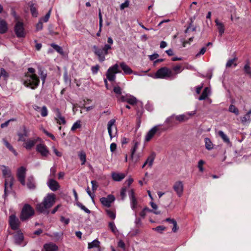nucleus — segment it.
Segmentation results:
<instances>
[{
  "label": "nucleus",
  "instance_id": "obj_1",
  "mask_svg": "<svg viewBox=\"0 0 251 251\" xmlns=\"http://www.w3.org/2000/svg\"><path fill=\"white\" fill-rule=\"evenodd\" d=\"M35 73V70L34 68L28 69V71L23 79L25 86L34 89L38 86L39 78Z\"/></svg>",
  "mask_w": 251,
  "mask_h": 251
},
{
  "label": "nucleus",
  "instance_id": "obj_2",
  "mask_svg": "<svg viewBox=\"0 0 251 251\" xmlns=\"http://www.w3.org/2000/svg\"><path fill=\"white\" fill-rule=\"evenodd\" d=\"M55 200V196L54 194L52 193L48 194L44 198L43 201L37 205V210L41 213L48 214V209L54 203Z\"/></svg>",
  "mask_w": 251,
  "mask_h": 251
},
{
  "label": "nucleus",
  "instance_id": "obj_3",
  "mask_svg": "<svg viewBox=\"0 0 251 251\" xmlns=\"http://www.w3.org/2000/svg\"><path fill=\"white\" fill-rule=\"evenodd\" d=\"M1 171L2 172L3 176L5 177L4 195V197H5L11 191L13 178L9 168L5 166H1Z\"/></svg>",
  "mask_w": 251,
  "mask_h": 251
},
{
  "label": "nucleus",
  "instance_id": "obj_4",
  "mask_svg": "<svg viewBox=\"0 0 251 251\" xmlns=\"http://www.w3.org/2000/svg\"><path fill=\"white\" fill-rule=\"evenodd\" d=\"M149 76L154 79H173L174 78V73L167 67H162L158 69L154 75H149Z\"/></svg>",
  "mask_w": 251,
  "mask_h": 251
},
{
  "label": "nucleus",
  "instance_id": "obj_5",
  "mask_svg": "<svg viewBox=\"0 0 251 251\" xmlns=\"http://www.w3.org/2000/svg\"><path fill=\"white\" fill-rule=\"evenodd\" d=\"M94 52L98 56L100 62H102L105 60V56L108 54V50L111 49V46L109 44H105L102 49L99 48L96 46H94Z\"/></svg>",
  "mask_w": 251,
  "mask_h": 251
},
{
  "label": "nucleus",
  "instance_id": "obj_6",
  "mask_svg": "<svg viewBox=\"0 0 251 251\" xmlns=\"http://www.w3.org/2000/svg\"><path fill=\"white\" fill-rule=\"evenodd\" d=\"M128 196L130 199V207L134 211V215L136 217L138 211L142 207L141 205L135 196L134 192L133 189H131L129 192Z\"/></svg>",
  "mask_w": 251,
  "mask_h": 251
},
{
  "label": "nucleus",
  "instance_id": "obj_7",
  "mask_svg": "<svg viewBox=\"0 0 251 251\" xmlns=\"http://www.w3.org/2000/svg\"><path fill=\"white\" fill-rule=\"evenodd\" d=\"M35 213L34 209L28 204H25L20 214V219L24 221L31 218Z\"/></svg>",
  "mask_w": 251,
  "mask_h": 251
},
{
  "label": "nucleus",
  "instance_id": "obj_8",
  "mask_svg": "<svg viewBox=\"0 0 251 251\" xmlns=\"http://www.w3.org/2000/svg\"><path fill=\"white\" fill-rule=\"evenodd\" d=\"M160 125H157L151 128L146 134L144 137V142L150 141L156 134L160 135L161 133Z\"/></svg>",
  "mask_w": 251,
  "mask_h": 251
},
{
  "label": "nucleus",
  "instance_id": "obj_9",
  "mask_svg": "<svg viewBox=\"0 0 251 251\" xmlns=\"http://www.w3.org/2000/svg\"><path fill=\"white\" fill-rule=\"evenodd\" d=\"M119 66L118 64H115L110 67L106 73V78L109 81H114L116 78V74L121 73L119 70Z\"/></svg>",
  "mask_w": 251,
  "mask_h": 251
},
{
  "label": "nucleus",
  "instance_id": "obj_10",
  "mask_svg": "<svg viewBox=\"0 0 251 251\" xmlns=\"http://www.w3.org/2000/svg\"><path fill=\"white\" fill-rule=\"evenodd\" d=\"M14 32L18 38H24L25 37L26 32L23 22L20 21H17L16 22L14 26Z\"/></svg>",
  "mask_w": 251,
  "mask_h": 251
},
{
  "label": "nucleus",
  "instance_id": "obj_11",
  "mask_svg": "<svg viewBox=\"0 0 251 251\" xmlns=\"http://www.w3.org/2000/svg\"><path fill=\"white\" fill-rule=\"evenodd\" d=\"M115 119H111L107 123L108 132L111 139L115 137L117 133V128L115 126Z\"/></svg>",
  "mask_w": 251,
  "mask_h": 251
},
{
  "label": "nucleus",
  "instance_id": "obj_12",
  "mask_svg": "<svg viewBox=\"0 0 251 251\" xmlns=\"http://www.w3.org/2000/svg\"><path fill=\"white\" fill-rule=\"evenodd\" d=\"M173 189L178 197H181L184 192V184L182 181H177L173 185Z\"/></svg>",
  "mask_w": 251,
  "mask_h": 251
},
{
  "label": "nucleus",
  "instance_id": "obj_13",
  "mask_svg": "<svg viewBox=\"0 0 251 251\" xmlns=\"http://www.w3.org/2000/svg\"><path fill=\"white\" fill-rule=\"evenodd\" d=\"M9 223L12 229L17 230L19 228L20 222L15 214H12L9 216Z\"/></svg>",
  "mask_w": 251,
  "mask_h": 251
},
{
  "label": "nucleus",
  "instance_id": "obj_14",
  "mask_svg": "<svg viewBox=\"0 0 251 251\" xmlns=\"http://www.w3.org/2000/svg\"><path fill=\"white\" fill-rule=\"evenodd\" d=\"M120 100L122 102H126L131 105L136 104L137 101V100L135 97L128 94L121 95Z\"/></svg>",
  "mask_w": 251,
  "mask_h": 251
},
{
  "label": "nucleus",
  "instance_id": "obj_15",
  "mask_svg": "<svg viewBox=\"0 0 251 251\" xmlns=\"http://www.w3.org/2000/svg\"><path fill=\"white\" fill-rule=\"evenodd\" d=\"M15 242L19 245L24 246L26 242L24 241V237L23 233L21 231H18L14 235Z\"/></svg>",
  "mask_w": 251,
  "mask_h": 251
},
{
  "label": "nucleus",
  "instance_id": "obj_16",
  "mask_svg": "<svg viewBox=\"0 0 251 251\" xmlns=\"http://www.w3.org/2000/svg\"><path fill=\"white\" fill-rule=\"evenodd\" d=\"M26 173V169L24 167H21L18 168L17 173V176L19 181L23 185H25V176Z\"/></svg>",
  "mask_w": 251,
  "mask_h": 251
},
{
  "label": "nucleus",
  "instance_id": "obj_17",
  "mask_svg": "<svg viewBox=\"0 0 251 251\" xmlns=\"http://www.w3.org/2000/svg\"><path fill=\"white\" fill-rule=\"evenodd\" d=\"M36 151L43 157H47L50 154L48 147L44 144L37 145L36 146Z\"/></svg>",
  "mask_w": 251,
  "mask_h": 251
},
{
  "label": "nucleus",
  "instance_id": "obj_18",
  "mask_svg": "<svg viewBox=\"0 0 251 251\" xmlns=\"http://www.w3.org/2000/svg\"><path fill=\"white\" fill-rule=\"evenodd\" d=\"M115 200V198L113 195H109L107 197L101 198L100 200L101 203L104 206L110 207L111 204Z\"/></svg>",
  "mask_w": 251,
  "mask_h": 251
},
{
  "label": "nucleus",
  "instance_id": "obj_19",
  "mask_svg": "<svg viewBox=\"0 0 251 251\" xmlns=\"http://www.w3.org/2000/svg\"><path fill=\"white\" fill-rule=\"evenodd\" d=\"M120 66L123 71L124 74L125 75H130L133 73L135 75H141L136 72H133L132 69L124 62L120 63Z\"/></svg>",
  "mask_w": 251,
  "mask_h": 251
},
{
  "label": "nucleus",
  "instance_id": "obj_20",
  "mask_svg": "<svg viewBox=\"0 0 251 251\" xmlns=\"http://www.w3.org/2000/svg\"><path fill=\"white\" fill-rule=\"evenodd\" d=\"M55 116L54 119L56 123L59 125H65L66 123L65 118L61 115L59 109L57 108L55 110Z\"/></svg>",
  "mask_w": 251,
  "mask_h": 251
},
{
  "label": "nucleus",
  "instance_id": "obj_21",
  "mask_svg": "<svg viewBox=\"0 0 251 251\" xmlns=\"http://www.w3.org/2000/svg\"><path fill=\"white\" fill-rule=\"evenodd\" d=\"M215 23L218 31L219 36L221 37L225 32V25L223 23L220 22L217 19L215 20Z\"/></svg>",
  "mask_w": 251,
  "mask_h": 251
},
{
  "label": "nucleus",
  "instance_id": "obj_22",
  "mask_svg": "<svg viewBox=\"0 0 251 251\" xmlns=\"http://www.w3.org/2000/svg\"><path fill=\"white\" fill-rule=\"evenodd\" d=\"M47 185L50 189L53 191L57 190L59 187L58 182L51 178L49 179L47 182Z\"/></svg>",
  "mask_w": 251,
  "mask_h": 251
},
{
  "label": "nucleus",
  "instance_id": "obj_23",
  "mask_svg": "<svg viewBox=\"0 0 251 251\" xmlns=\"http://www.w3.org/2000/svg\"><path fill=\"white\" fill-rule=\"evenodd\" d=\"M58 247L52 243L46 244L44 246L42 251H57Z\"/></svg>",
  "mask_w": 251,
  "mask_h": 251
},
{
  "label": "nucleus",
  "instance_id": "obj_24",
  "mask_svg": "<svg viewBox=\"0 0 251 251\" xmlns=\"http://www.w3.org/2000/svg\"><path fill=\"white\" fill-rule=\"evenodd\" d=\"M155 156V153L154 152H152L145 161V164H147L149 167H151L153 164Z\"/></svg>",
  "mask_w": 251,
  "mask_h": 251
},
{
  "label": "nucleus",
  "instance_id": "obj_25",
  "mask_svg": "<svg viewBox=\"0 0 251 251\" xmlns=\"http://www.w3.org/2000/svg\"><path fill=\"white\" fill-rule=\"evenodd\" d=\"M111 176L114 180L119 181L125 178V175L124 173H117L114 172L112 173Z\"/></svg>",
  "mask_w": 251,
  "mask_h": 251
},
{
  "label": "nucleus",
  "instance_id": "obj_26",
  "mask_svg": "<svg viewBox=\"0 0 251 251\" xmlns=\"http://www.w3.org/2000/svg\"><path fill=\"white\" fill-rule=\"evenodd\" d=\"M37 139H29L25 142L24 147L27 150H30L36 144Z\"/></svg>",
  "mask_w": 251,
  "mask_h": 251
},
{
  "label": "nucleus",
  "instance_id": "obj_27",
  "mask_svg": "<svg viewBox=\"0 0 251 251\" xmlns=\"http://www.w3.org/2000/svg\"><path fill=\"white\" fill-rule=\"evenodd\" d=\"M184 70V67L181 64L177 65L173 67L171 70L174 73V77L178 74L180 73Z\"/></svg>",
  "mask_w": 251,
  "mask_h": 251
},
{
  "label": "nucleus",
  "instance_id": "obj_28",
  "mask_svg": "<svg viewBox=\"0 0 251 251\" xmlns=\"http://www.w3.org/2000/svg\"><path fill=\"white\" fill-rule=\"evenodd\" d=\"M210 94V89L208 87H205L202 92L201 95L199 97L200 100H205Z\"/></svg>",
  "mask_w": 251,
  "mask_h": 251
},
{
  "label": "nucleus",
  "instance_id": "obj_29",
  "mask_svg": "<svg viewBox=\"0 0 251 251\" xmlns=\"http://www.w3.org/2000/svg\"><path fill=\"white\" fill-rule=\"evenodd\" d=\"M204 142L205 148L207 150L209 151L213 149L214 145L213 144L212 142H211L209 138H205L204 139Z\"/></svg>",
  "mask_w": 251,
  "mask_h": 251
},
{
  "label": "nucleus",
  "instance_id": "obj_30",
  "mask_svg": "<svg viewBox=\"0 0 251 251\" xmlns=\"http://www.w3.org/2000/svg\"><path fill=\"white\" fill-rule=\"evenodd\" d=\"M139 145V143L138 142H134L133 147L131 149V157L133 160L134 159V155L138 148Z\"/></svg>",
  "mask_w": 251,
  "mask_h": 251
},
{
  "label": "nucleus",
  "instance_id": "obj_31",
  "mask_svg": "<svg viewBox=\"0 0 251 251\" xmlns=\"http://www.w3.org/2000/svg\"><path fill=\"white\" fill-rule=\"evenodd\" d=\"M218 134L222 138L224 142L227 144H229L230 143V140L228 137L223 131H219L218 132Z\"/></svg>",
  "mask_w": 251,
  "mask_h": 251
},
{
  "label": "nucleus",
  "instance_id": "obj_32",
  "mask_svg": "<svg viewBox=\"0 0 251 251\" xmlns=\"http://www.w3.org/2000/svg\"><path fill=\"white\" fill-rule=\"evenodd\" d=\"M175 119L179 122H183L188 120L185 113L178 115H175Z\"/></svg>",
  "mask_w": 251,
  "mask_h": 251
},
{
  "label": "nucleus",
  "instance_id": "obj_33",
  "mask_svg": "<svg viewBox=\"0 0 251 251\" xmlns=\"http://www.w3.org/2000/svg\"><path fill=\"white\" fill-rule=\"evenodd\" d=\"M3 142L4 145L6 146V147L11 151L15 155H17V153L16 151L13 149L12 146L5 140L3 139Z\"/></svg>",
  "mask_w": 251,
  "mask_h": 251
},
{
  "label": "nucleus",
  "instance_id": "obj_34",
  "mask_svg": "<svg viewBox=\"0 0 251 251\" xmlns=\"http://www.w3.org/2000/svg\"><path fill=\"white\" fill-rule=\"evenodd\" d=\"M100 243V242L98 240L95 239L93 240L92 242L88 243V248L92 249L94 248L98 247L99 246Z\"/></svg>",
  "mask_w": 251,
  "mask_h": 251
},
{
  "label": "nucleus",
  "instance_id": "obj_35",
  "mask_svg": "<svg viewBox=\"0 0 251 251\" xmlns=\"http://www.w3.org/2000/svg\"><path fill=\"white\" fill-rule=\"evenodd\" d=\"M27 187L30 189H33L35 188V186L32 177H30L28 179V182L27 184Z\"/></svg>",
  "mask_w": 251,
  "mask_h": 251
},
{
  "label": "nucleus",
  "instance_id": "obj_36",
  "mask_svg": "<svg viewBox=\"0 0 251 251\" xmlns=\"http://www.w3.org/2000/svg\"><path fill=\"white\" fill-rule=\"evenodd\" d=\"M228 111L230 112L234 113L236 115L239 114V111L238 109L234 105L231 104L228 108Z\"/></svg>",
  "mask_w": 251,
  "mask_h": 251
},
{
  "label": "nucleus",
  "instance_id": "obj_37",
  "mask_svg": "<svg viewBox=\"0 0 251 251\" xmlns=\"http://www.w3.org/2000/svg\"><path fill=\"white\" fill-rule=\"evenodd\" d=\"M152 210L150 209L148 207L144 208L139 213V215L142 218H144L148 212H152Z\"/></svg>",
  "mask_w": 251,
  "mask_h": 251
},
{
  "label": "nucleus",
  "instance_id": "obj_38",
  "mask_svg": "<svg viewBox=\"0 0 251 251\" xmlns=\"http://www.w3.org/2000/svg\"><path fill=\"white\" fill-rule=\"evenodd\" d=\"M109 227L111 229V231L115 234L118 232V230L113 222L109 223Z\"/></svg>",
  "mask_w": 251,
  "mask_h": 251
},
{
  "label": "nucleus",
  "instance_id": "obj_39",
  "mask_svg": "<svg viewBox=\"0 0 251 251\" xmlns=\"http://www.w3.org/2000/svg\"><path fill=\"white\" fill-rule=\"evenodd\" d=\"M30 11L33 17H37L38 16V11L37 8L34 6V4H31L30 5Z\"/></svg>",
  "mask_w": 251,
  "mask_h": 251
},
{
  "label": "nucleus",
  "instance_id": "obj_40",
  "mask_svg": "<svg viewBox=\"0 0 251 251\" xmlns=\"http://www.w3.org/2000/svg\"><path fill=\"white\" fill-rule=\"evenodd\" d=\"M241 122L244 124H249L251 122V117L246 114L241 118Z\"/></svg>",
  "mask_w": 251,
  "mask_h": 251
},
{
  "label": "nucleus",
  "instance_id": "obj_41",
  "mask_svg": "<svg viewBox=\"0 0 251 251\" xmlns=\"http://www.w3.org/2000/svg\"><path fill=\"white\" fill-rule=\"evenodd\" d=\"M40 113L42 117H47L48 115V110L47 107L46 106H42Z\"/></svg>",
  "mask_w": 251,
  "mask_h": 251
},
{
  "label": "nucleus",
  "instance_id": "obj_42",
  "mask_svg": "<svg viewBox=\"0 0 251 251\" xmlns=\"http://www.w3.org/2000/svg\"><path fill=\"white\" fill-rule=\"evenodd\" d=\"M81 127V122L79 120L77 121L72 126L71 130L75 131Z\"/></svg>",
  "mask_w": 251,
  "mask_h": 251
},
{
  "label": "nucleus",
  "instance_id": "obj_43",
  "mask_svg": "<svg viewBox=\"0 0 251 251\" xmlns=\"http://www.w3.org/2000/svg\"><path fill=\"white\" fill-rule=\"evenodd\" d=\"M7 30V25L6 22L1 20V34L5 32Z\"/></svg>",
  "mask_w": 251,
  "mask_h": 251
},
{
  "label": "nucleus",
  "instance_id": "obj_44",
  "mask_svg": "<svg viewBox=\"0 0 251 251\" xmlns=\"http://www.w3.org/2000/svg\"><path fill=\"white\" fill-rule=\"evenodd\" d=\"M79 157L82 161L81 164L83 165L86 162V154L83 151H81L78 154Z\"/></svg>",
  "mask_w": 251,
  "mask_h": 251
},
{
  "label": "nucleus",
  "instance_id": "obj_45",
  "mask_svg": "<svg viewBox=\"0 0 251 251\" xmlns=\"http://www.w3.org/2000/svg\"><path fill=\"white\" fill-rule=\"evenodd\" d=\"M114 92L117 94V98L120 100V98L121 96V89L119 86L115 87L113 89Z\"/></svg>",
  "mask_w": 251,
  "mask_h": 251
},
{
  "label": "nucleus",
  "instance_id": "obj_46",
  "mask_svg": "<svg viewBox=\"0 0 251 251\" xmlns=\"http://www.w3.org/2000/svg\"><path fill=\"white\" fill-rule=\"evenodd\" d=\"M51 46L60 54H62L63 53V50L60 46L54 44H52Z\"/></svg>",
  "mask_w": 251,
  "mask_h": 251
},
{
  "label": "nucleus",
  "instance_id": "obj_47",
  "mask_svg": "<svg viewBox=\"0 0 251 251\" xmlns=\"http://www.w3.org/2000/svg\"><path fill=\"white\" fill-rule=\"evenodd\" d=\"M51 9H50L48 12L46 14L44 17L41 18L40 20H42V22H47L49 21V19L50 17L51 14Z\"/></svg>",
  "mask_w": 251,
  "mask_h": 251
},
{
  "label": "nucleus",
  "instance_id": "obj_48",
  "mask_svg": "<svg viewBox=\"0 0 251 251\" xmlns=\"http://www.w3.org/2000/svg\"><path fill=\"white\" fill-rule=\"evenodd\" d=\"M76 205L81 208L82 210L85 211L86 213H90L91 211L87 208H86L85 206H84L82 203L80 202H77Z\"/></svg>",
  "mask_w": 251,
  "mask_h": 251
},
{
  "label": "nucleus",
  "instance_id": "obj_49",
  "mask_svg": "<svg viewBox=\"0 0 251 251\" xmlns=\"http://www.w3.org/2000/svg\"><path fill=\"white\" fill-rule=\"evenodd\" d=\"M166 227L164 226H160L156 227L153 228L152 230L158 232V233H162L164 230H165Z\"/></svg>",
  "mask_w": 251,
  "mask_h": 251
},
{
  "label": "nucleus",
  "instance_id": "obj_50",
  "mask_svg": "<svg viewBox=\"0 0 251 251\" xmlns=\"http://www.w3.org/2000/svg\"><path fill=\"white\" fill-rule=\"evenodd\" d=\"M175 118V115H172V116L168 117L165 120V123L167 124H172L174 123V119Z\"/></svg>",
  "mask_w": 251,
  "mask_h": 251
},
{
  "label": "nucleus",
  "instance_id": "obj_51",
  "mask_svg": "<svg viewBox=\"0 0 251 251\" xmlns=\"http://www.w3.org/2000/svg\"><path fill=\"white\" fill-rule=\"evenodd\" d=\"M129 5V1L126 0L124 3L120 5V9L124 10L125 8H127Z\"/></svg>",
  "mask_w": 251,
  "mask_h": 251
},
{
  "label": "nucleus",
  "instance_id": "obj_52",
  "mask_svg": "<svg viewBox=\"0 0 251 251\" xmlns=\"http://www.w3.org/2000/svg\"><path fill=\"white\" fill-rule=\"evenodd\" d=\"M236 60V58H234V59L229 60L226 64V67H230L233 64H234V66H236V64L234 63V62H235Z\"/></svg>",
  "mask_w": 251,
  "mask_h": 251
},
{
  "label": "nucleus",
  "instance_id": "obj_53",
  "mask_svg": "<svg viewBox=\"0 0 251 251\" xmlns=\"http://www.w3.org/2000/svg\"><path fill=\"white\" fill-rule=\"evenodd\" d=\"M42 130L44 132V133H45L48 136H49V137L51 138V139H52L54 141L56 140V138H55V137H54V136L53 134H52L51 133L49 132L47 130H46L44 128H43Z\"/></svg>",
  "mask_w": 251,
  "mask_h": 251
},
{
  "label": "nucleus",
  "instance_id": "obj_54",
  "mask_svg": "<svg viewBox=\"0 0 251 251\" xmlns=\"http://www.w3.org/2000/svg\"><path fill=\"white\" fill-rule=\"evenodd\" d=\"M204 164V161L202 160H200L198 162V167L200 171L201 172H202L204 170V169L203 168V165Z\"/></svg>",
  "mask_w": 251,
  "mask_h": 251
},
{
  "label": "nucleus",
  "instance_id": "obj_55",
  "mask_svg": "<svg viewBox=\"0 0 251 251\" xmlns=\"http://www.w3.org/2000/svg\"><path fill=\"white\" fill-rule=\"evenodd\" d=\"M106 213L108 216L112 219H114L116 217L115 213L110 210H107Z\"/></svg>",
  "mask_w": 251,
  "mask_h": 251
},
{
  "label": "nucleus",
  "instance_id": "obj_56",
  "mask_svg": "<svg viewBox=\"0 0 251 251\" xmlns=\"http://www.w3.org/2000/svg\"><path fill=\"white\" fill-rule=\"evenodd\" d=\"M196 114V110H194L191 112H188L185 113L186 117L188 118V120L191 118V117H193Z\"/></svg>",
  "mask_w": 251,
  "mask_h": 251
},
{
  "label": "nucleus",
  "instance_id": "obj_57",
  "mask_svg": "<svg viewBox=\"0 0 251 251\" xmlns=\"http://www.w3.org/2000/svg\"><path fill=\"white\" fill-rule=\"evenodd\" d=\"M244 70L247 73L251 74V68L250 67L248 62L244 66Z\"/></svg>",
  "mask_w": 251,
  "mask_h": 251
},
{
  "label": "nucleus",
  "instance_id": "obj_58",
  "mask_svg": "<svg viewBox=\"0 0 251 251\" xmlns=\"http://www.w3.org/2000/svg\"><path fill=\"white\" fill-rule=\"evenodd\" d=\"M173 227L172 228V231L174 232H176L178 229L176 221H173Z\"/></svg>",
  "mask_w": 251,
  "mask_h": 251
},
{
  "label": "nucleus",
  "instance_id": "obj_59",
  "mask_svg": "<svg viewBox=\"0 0 251 251\" xmlns=\"http://www.w3.org/2000/svg\"><path fill=\"white\" fill-rule=\"evenodd\" d=\"M99 68H100V66L98 65H97L95 66H93L91 68V70H92V73L94 74H96L98 73V72L99 70Z\"/></svg>",
  "mask_w": 251,
  "mask_h": 251
},
{
  "label": "nucleus",
  "instance_id": "obj_60",
  "mask_svg": "<svg viewBox=\"0 0 251 251\" xmlns=\"http://www.w3.org/2000/svg\"><path fill=\"white\" fill-rule=\"evenodd\" d=\"M36 28L37 31L40 30L43 28V22H42V20H40L37 24Z\"/></svg>",
  "mask_w": 251,
  "mask_h": 251
},
{
  "label": "nucleus",
  "instance_id": "obj_61",
  "mask_svg": "<svg viewBox=\"0 0 251 251\" xmlns=\"http://www.w3.org/2000/svg\"><path fill=\"white\" fill-rule=\"evenodd\" d=\"M52 149L53 150V152L57 156L60 157L62 156V153L58 151L54 146L52 147Z\"/></svg>",
  "mask_w": 251,
  "mask_h": 251
},
{
  "label": "nucleus",
  "instance_id": "obj_62",
  "mask_svg": "<svg viewBox=\"0 0 251 251\" xmlns=\"http://www.w3.org/2000/svg\"><path fill=\"white\" fill-rule=\"evenodd\" d=\"M206 49L205 47H203L201 49L200 52L196 55V57H198L201 55L203 54L206 51Z\"/></svg>",
  "mask_w": 251,
  "mask_h": 251
},
{
  "label": "nucleus",
  "instance_id": "obj_63",
  "mask_svg": "<svg viewBox=\"0 0 251 251\" xmlns=\"http://www.w3.org/2000/svg\"><path fill=\"white\" fill-rule=\"evenodd\" d=\"M126 188H123L121 191L120 195L122 200H124L126 197Z\"/></svg>",
  "mask_w": 251,
  "mask_h": 251
},
{
  "label": "nucleus",
  "instance_id": "obj_64",
  "mask_svg": "<svg viewBox=\"0 0 251 251\" xmlns=\"http://www.w3.org/2000/svg\"><path fill=\"white\" fill-rule=\"evenodd\" d=\"M1 77L3 76L5 80L8 77V74L5 72V70L1 69Z\"/></svg>",
  "mask_w": 251,
  "mask_h": 251
}]
</instances>
